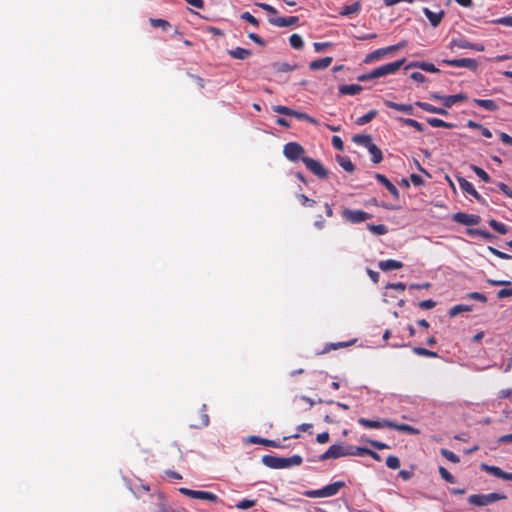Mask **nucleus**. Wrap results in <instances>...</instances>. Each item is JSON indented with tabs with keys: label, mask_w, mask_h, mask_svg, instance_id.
<instances>
[{
	"label": "nucleus",
	"mask_w": 512,
	"mask_h": 512,
	"mask_svg": "<svg viewBox=\"0 0 512 512\" xmlns=\"http://www.w3.org/2000/svg\"><path fill=\"white\" fill-rule=\"evenodd\" d=\"M405 61H406V59L403 58L401 60H397V61H394L391 63L384 64L380 67L373 69L369 73L359 75L357 77V80L361 81V82H365V81H369V80H372L375 78H380V77H384L387 75L395 74L404 65Z\"/></svg>",
	"instance_id": "f257e3e1"
},
{
	"label": "nucleus",
	"mask_w": 512,
	"mask_h": 512,
	"mask_svg": "<svg viewBox=\"0 0 512 512\" xmlns=\"http://www.w3.org/2000/svg\"><path fill=\"white\" fill-rule=\"evenodd\" d=\"M344 481H336L334 483L328 484L321 489L317 490H308L304 492V495L309 498H326L332 497L340 491L343 487H345Z\"/></svg>",
	"instance_id": "f03ea898"
},
{
	"label": "nucleus",
	"mask_w": 512,
	"mask_h": 512,
	"mask_svg": "<svg viewBox=\"0 0 512 512\" xmlns=\"http://www.w3.org/2000/svg\"><path fill=\"white\" fill-rule=\"evenodd\" d=\"M406 45H407V42L403 40V41L397 43L396 45H391L388 47L379 48L377 50H374L373 52H371L365 56L364 63L369 64V63L375 62L377 60H380L381 58L386 56L388 53L402 49V48L406 47Z\"/></svg>",
	"instance_id": "7ed1b4c3"
},
{
	"label": "nucleus",
	"mask_w": 512,
	"mask_h": 512,
	"mask_svg": "<svg viewBox=\"0 0 512 512\" xmlns=\"http://www.w3.org/2000/svg\"><path fill=\"white\" fill-rule=\"evenodd\" d=\"M505 498V495H501L498 493H491L487 495L474 494L469 496L468 502L475 506H486L488 504L494 503L498 500H502Z\"/></svg>",
	"instance_id": "20e7f679"
},
{
	"label": "nucleus",
	"mask_w": 512,
	"mask_h": 512,
	"mask_svg": "<svg viewBox=\"0 0 512 512\" xmlns=\"http://www.w3.org/2000/svg\"><path fill=\"white\" fill-rule=\"evenodd\" d=\"M343 218L353 224L364 222L370 218L372 215L363 211V210H352V209H344L342 212Z\"/></svg>",
	"instance_id": "39448f33"
},
{
	"label": "nucleus",
	"mask_w": 512,
	"mask_h": 512,
	"mask_svg": "<svg viewBox=\"0 0 512 512\" xmlns=\"http://www.w3.org/2000/svg\"><path fill=\"white\" fill-rule=\"evenodd\" d=\"M305 150L304 148L296 142H289L284 146L283 154L290 161H297L300 158L302 159Z\"/></svg>",
	"instance_id": "423d86ee"
},
{
	"label": "nucleus",
	"mask_w": 512,
	"mask_h": 512,
	"mask_svg": "<svg viewBox=\"0 0 512 512\" xmlns=\"http://www.w3.org/2000/svg\"><path fill=\"white\" fill-rule=\"evenodd\" d=\"M302 161L305 164L306 168L309 169L317 177H327L328 171L323 167V165L319 161L310 157H302Z\"/></svg>",
	"instance_id": "0eeeda50"
},
{
	"label": "nucleus",
	"mask_w": 512,
	"mask_h": 512,
	"mask_svg": "<svg viewBox=\"0 0 512 512\" xmlns=\"http://www.w3.org/2000/svg\"><path fill=\"white\" fill-rule=\"evenodd\" d=\"M342 456H349L348 447H344L342 445H332L319 458L321 461H324L330 458L337 459Z\"/></svg>",
	"instance_id": "6e6552de"
},
{
	"label": "nucleus",
	"mask_w": 512,
	"mask_h": 512,
	"mask_svg": "<svg viewBox=\"0 0 512 512\" xmlns=\"http://www.w3.org/2000/svg\"><path fill=\"white\" fill-rule=\"evenodd\" d=\"M262 463L272 469H284L288 468V461L285 457H277L273 455H264L262 457Z\"/></svg>",
	"instance_id": "1a4fd4ad"
},
{
	"label": "nucleus",
	"mask_w": 512,
	"mask_h": 512,
	"mask_svg": "<svg viewBox=\"0 0 512 512\" xmlns=\"http://www.w3.org/2000/svg\"><path fill=\"white\" fill-rule=\"evenodd\" d=\"M268 22L277 27H289L298 24L299 18L296 16L290 17H269Z\"/></svg>",
	"instance_id": "9d476101"
},
{
	"label": "nucleus",
	"mask_w": 512,
	"mask_h": 512,
	"mask_svg": "<svg viewBox=\"0 0 512 512\" xmlns=\"http://www.w3.org/2000/svg\"><path fill=\"white\" fill-rule=\"evenodd\" d=\"M450 66L467 68L475 72L478 69V62L472 58L450 59Z\"/></svg>",
	"instance_id": "9b49d317"
},
{
	"label": "nucleus",
	"mask_w": 512,
	"mask_h": 512,
	"mask_svg": "<svg viewBox=\"0 0 512 512\" xmlns=\"http://www.w3.org/2000/svg\"><path fill=\"white\" fill-rule=\"evenodd\" d=\"M453 219L456 222L463 224V225H477L481 220L480 216H478V215L467 214V213H462V212L456 213L453 216Z\"/></svg>",
	"instance_id": "f8f14e48"
},
{
	"label": "nucleus",
	"mask_w": 512,
	"mask_h": 512,
	"mask_svg": "<svg viewBox=\"0 0 512 512\" xmlns=\"http://www.w3.org/2000/svg\"><path fill=\"white\" fill-rule=\"evenodd\" d=\"M375 179L381 183L382 185L385 186V188L392 194V196L395 198V199H398L399 198V192H398V189L396 188V186L389 181V179L383 175V174H380V173H376L375 174Z\"/></svg>",
	"instance_id": "ddd939ff"
},
{
	"label": "nucleus",
	"mask_w": 512,
	"mask_h": 512,
	"mask_svg": "<svg viewBox=\"0 0 512 512\" xmlns=\"http://www.w3.org/2000/svg\"><path fill=\"white\" fill-rule=\"evenodd\" d=\"M358 423L365 428L380 429V428H384V427H389L390 420L376 421V420H369L366 418H359Z\"/></svg>",
	"instance_id": "4468645a"
},
{
	"label": "nucleus",
	"mask_w": 512,
	"mask_h": 512,
	"mask_svg": "<svg viewBox=\"0 0 512 512\" xmlns=\"http://www.w3.org/2000/svg\"><path fill=\"white\" fill-rule=\"evenodd\" d=\"M199 419L191 424L194 428H203L209 425L210 419L207 414V406L203 404L198 412Z\"/></svg>",
	"instance_id": "2eb2a0df"
},
{
	"label": "nucleus",
	"mask_w": 512,
	"mask_h": 512,
	"mask_svg": "<svg viewBox=\"0 0 512 512\" xmlns=\"http://www.w3.org/2000/svg\"><path fill=\"white\" fill-rule=\"evenodd\" d=\"M333 58L332 57H323L320 59H316L309 64V68L311 70H324L328 68L332 64Z\"/></svg>",
	"instance_id": "dca6fc26"
},
{
	"label": "nucleus",
	"mask_w": 512,
	"mask_h": 512,
	"mask_svg": "<svg viewBox=\"0 0 512 512\" xmlns=\"http://www.w3.org/2000/svg\"><path fill=\"white\" fill-rule=\"evenodd\" d=\"M382 271L397 270L403 267V263L394 259L382 260L378 264Z\"/></svg>",
	"instance_id": "f3484780"
},
{
	"label": "nucleus",
	"mask_w": 512,
	"mask_h": 512,
	"mask_svg": "<svg viewBox=\"0 0 512 512\" xmlns=\"http://www.w3.org/2000/svg\"><path fill=\"white\" fill-rule=\"evenodd\" d=\"M363 90V87L358 84H345L339 86V93L342 95H356Z\"/></svg>",
	"instance_id": "a211bd4d"
},
{
	"label": "nucleus",
	"mask_w": 512,
	"mask_h": 512,
	"mask_svg": "<svg viewBox=\"0 0 512 512\" xmlns=\"http://www.w3.org/2000/svg\"><path fill=\"white\" fill-rule=\"evenodd\" d=\"M228 54L234 59L245 60L252 55V52L249 49L236 47L232 50H228Z\"/></svg>",
	"instance_id": "6ab92c4d"
},
{
	"label": "nucleus",
	"mask_w": 512,
	"mask_h": 512,
	"mask_svg": "<svg viewBox=\"0 0 512 512\" xmlns=\"http://www.w3.org/2000/svg\"><path fill=\"white\" fill-rule=\"evenodd\" d=\"M388 428L395 429L397 431L408 433L411 435L419 434V430L414 428L413 426L408 424H398L393 421H390V425Z\"/></svg>",
	"instance_id": "aec40b11"
},
{
	"label": "nucleus",
	"mask_w": 512,
	"mask_h": 512,
	"mask_svg": "<svg viewBox=\"0 0 512 512\" xmlns=\"http://www.w3.org/2000/svg\"><path fill=\"white\" fill-rule=\"evenodd\" d=\"M385 105L389 108L395 109L397 111L406 113V114H413V107L410 104H400L392 101H385Z\"/></svg>",
	"instance_id": "412c9836"
},
{
	"label": "nucleus",
	"mask_w": 512,
	"mask_h": 512,
	"mask_svg": "<svg viewBox=\"0 0 512 512\" xmlns=\"http://www.w3.org/2000/svg\"><path fill=\"white\" fill-rule=\"evenodd\" d=\"M352 141L366 148H368L373 143L371 136L367 134H356L353 136Z\"/></svg>",
	"instance_id": "4be33fe9"
},
{
	"label": "nucleus",
	"mask_w": 512,
	"mask_h": 512,
	"mask_svg": "<svg viewBox=\"0 0 512 512\" xmlns=\"http://www.w3.org/2000/svg\"><path fill=\"white\" fill-rule=\"evenodd\" d=\"M367 149L372 156L371 160L373 163L378 164L383 160L382 151L374 143H372Z\"/></svg>",
	"instance_id": "5701e85b"
},
{
	"label": "nucleus",
	"mask_w": 512,
	"mask_h": 512,
	"mask_svg": "<svg viewBox=\"0 0 512 512\" xmlns=\"http://www.w3.org/2000/svg\"><path fill=\"white\" fill-rule=\"evenodd\" d=\"M250 442L254 443V444H261V445H264V446H267V447H273V448H279L280 447V445L276 441L265 439V438H261V437H258V436H251L250 437Z\"/></svg>",
	"instance_id": "b1692460"
},
{
	"label": "nucleus",
	"mask_w": 512,
	"mask_h": 512,
	"mask_svg": "<svg viewBox=\"0 0 512 512\" xmlns=\"http://www.w3.org/2000/svg\"><path fill=\"white\" fill-rule=\"evenodd\" d=\"M424 14L426 15L430 23L435 27L440 23L444 12L442 11L440 13H435L429 10L428 8H424Z\"/></svg>",
	"instance_id": "393cba45"
},
{
	"label": "nucleus",
	"mask_w": 512,
	"mask_h": 512,
	"mask_svg": "<svg viewBox=\"0 0 512 512\" xmlns=\"http://www.w3.org/2000/svg\"><path fill=\"white\" fill-rule=\"evenodd\" d=\"M474 102L488 111H496L498 109L495 101L490 99H475Z\"/></svg>",
	"instance_id": "a878e982"
},
{
	"label": "nucleus",
	"mask_w": 512,
	"mask_h": 512,
	"mask_svg": "<svg viewBox=\"0 0 512 512\" xmlns=\"http://www.w3.org/2000/svg\"><path fill=\"white\" fill-rule=\"evenodd\" d=\"M361 9V4L359 2H354L350 5H346L342 8L340 14L343 16H348L352 14H357Z\"/></svg>",
	"instance_id": "bb28decb"
},
{
	"label": "nucleus",
	"mask_w": 512,
	"mask_h": 512,
	"mask_svg": "<svg viewBox=\"0 0 512 512\" xmlns=\"http://www.w3.org/2000/svg\"><path fill=\"white\" fill-rule=\"evenodd\" d=\"M481 468L486 471L487 473H490L492 474L493 476L497 477V478H501L503 479V476H504V471L502 469H500L499 467L497 466H491V465H488V464H485V463H482L481 464Z\"/></svg>",
	"instance_id": "cd10ccee"
},
{
	"label": "nucleus",
	"mask_w": 512,
	"mask_h": 512,
	"mask_svg": "<svg viewBox=\"0 0 512 512\" xmlns=\"http://www.w3.org/2000/svg\"><path fill=\"white\" fill-rule=\"evenodd\" d=\"M195 499L206 500L216 503L218 501V496L209 491L197 490Z\"/></svg>",
	"instance_id": "c85d7f7f"
},
{
	"label": "nucleus",
	"mask_w": 512,
	"mask_h": 512,
	"mask_svg": "<svg viewBox=\"0 0 512 512\" xmlns=\"http://www.w3.org/2000/svg\"><path fill=\"white\" fill-rule=\"evenodd\" d=\"M377 114H378L377 110H370L365 115L359 117L356 120V124L357 125H365V124L369 123L370 121H372L377 116Z\"/></svg>",
	"instance_id": "c756f323"
},
{
	"label": "nucleus",
	"mask_w": 512,
	"mask_h": 512,
	"mask_svg": "<svg viewBox=\"0 0 512 512\" xmlns=\"http://www.w3.org/2000/svg\"><path fill=\"white\" fill-rule=\"evenodd\" d=\"M291 117H295L298 120L307 121V122H309L311 124H314V125L318 124V121L315 118L309 116L306 113L299 112V111H296V110H293Z\"/></svg>",
	"instance_id": "7c9ffc66"
},
{
	"label": "nucleus",
	"mask_w": 512,
	"mask_h": 512,
	"mask_svg": "<svg viewBox=\"0 0 512 512\" xmlns=\"http://www.w3.org/2000/svg\"><path fill=\"white\" fill-rule=\"evenodd\" d=\"M338 164L347 172L352 173L355 166L348 157H338Z\"/></svg>",
	"instance_id": "2f4dec72"
},
{
	"label": "nucleus",
	"mask_w": 512,
	"mask_h": 512,
	"mask_svg": "<svg viewBox=\"0 0 512 512\" xmlns=\"http://www.w3.org/2000/svg\"><path fill=\"white\" fill-rule=\"evenodd\" d=\"M289 42L292 48L300 50L304 46L302 37L299 34H292L289 38Z\"/></svg>",
	"instance_id": "473e14b6"
},
{
	"label": "nucleus",
	"mask_w": 512,
	"mask_h": 512,
	"mask_svg": "<svg viewBox=\"0 0 512 512\" xmlns=\"http://www.w3.org/2000/svg\"><path fill=\"white\" fill-rule=\"evenodd\" d=\"M367 228L370 232H372L375 235H384L388 232V229L383 224H367Z\"/></svg>",
	"instance_id": "72a5a7b5"
},
{
	"label": "nucleus",
	"mask_w": 512,
	"mask_h": 512,
	"mask_svg": "<svg viewBox=\"0 0 512 512\" xmlns=\"http://www.w3.org/2000/svg\"><path fill=\"white\" fill-rule=\"evenodd\" d=\"M349 456H364L370 453V449L364 447L349 446Z\"/></svg>",
	"instance_id": "f704fd0d"
},
{
	"label": "nucleus",
	"mask_w": 512,
	"mask_h": 512,
	"mask_svg": "<svg viewBox=\"0 0 512 512\" xmlns=\"http://www.w3.org/2000/svg\"><path fill=\"white\" fill-rule=\"evenodd\" d=\"M467 233L471 236H475V235L482 236L483 238H485L487 240L494 238L493 234L489 233L488 231L481 230V229L469 228V229H467Z\"/></svg>",
	"instance_id": "c9c22d12"
},
{
	"label": "nucleus",
	"mask_w": 512,
	"mask_h": 512,
	"mask_svg": "<svg viewBox=\"0 0 512 512\" xmlns=\"http://www.w3.org/2000/svg\"><path fill=\"white\" fill-rule=\"evenodd\" d=\"M416 105L427 112L440 113V114L445 113V111L443 109H438V108L434 107L433 105L426 103V102L418 101V102H416Z\"/></svg>",
	"instance_id": "e433bc0d"
},
{
	"label": "nucleus",
	"mask_w": 512,
	"mask_h": 512,
	"mask_svg": "<svg viewBox=\"0 0 512 512\" xmlns=\"http://www.w3.org/2000/svg\"><path fill=\"white\" fill-rule=\"evenodd\" d=\"M490 227H492L495 231H497L500 234H506L508 232V228L506 225L492 219L489 221Z\"/></svg>",
	"instance_id": "4c0bfd02"
},
{
	"label": "nucleus",
	"mask_w": 512,
	"mask_h": 512,
	"mask_svg": "<svg viewBox=\"0 0 512 512\" xmlns=\"http://www.w3.org/2000/svg\"><path fill=\"white\" fill-rule=\"evenodd\" d=\"M150 24L154 27V28H162L163 30H167L171 25L170 23L165 20V19H153L151 18L150 19Z\"/></svg>",
	"instance_id": "58836bf2"
},
{
	"label": "nucleus",
	"mask_w": 512,
	"mask_h": 512,
	"mask_svg": "<svg viewBox=\"0 0 512 512\" xmlns=\"http://www.w3.org/2000/svg\"><path fill=\"white\" fill-rule=\"evenodd\" d=\"M472 310V307L469 305H456L450 309V317L456 316L462 312H469Z\"/></svg>",
	"instance_id": "ea45409f"
},
{
	"label": "nucleus",
	"mask_w": 512,
	"mask_h": 512,
	"mask_svg": "<svg viewBox=\"0 0 512 512\" xmlns=\"http://www.w3.org/2000/svg\"><path fill=\"white\" fill-rule=\"evenodd\" d=\"M256 503H257V500H254V499H243L236 504V508L248 509L250 507L255 506Z\"/></svg>",
	"instance_id": "a19ab883"
},
{
	"label": "nucleus",
	"mask_w": 512,
	"mask_h": 512,
	"mask_svg": "<svg viewBox=\"0 0 512 512\" xmlns=\"http://www.w3.org/2000/svg\"><path fill=\"white\" fill-rule=\"evenodd\" d=\"M386 465L390 469H398L400 467V460L394 455H389L386 459Z\"/></svg>",
	"instance_id": "79ce46f5"
},
{
	"label": "nucleus",
	"mask_w": 512,
	"mask_h": 512,
	"mask_svg": "<svg viewBox=\"0 0 512 512\" xmlns=\"http://www.w3.org/2000/svg\"><path fill=\"white\" fill-rule=\"evenodd\" d=\"M458 182L462 190L468 194H470L475 189L473 185L463 177H459Z\"/></svg>",
	"instance_id": "37998d69"
},
{
	"label": "nucleus",
	"mask_w": 512,
	"mask_h": 512,
	"mask_svg": "<svg viewBox=\"0 0 512 512\" xmlns=\"http://www.w3.org/2000/svg\"><path fill=\"white\" fill-rule=\"evenodd\" d=\"M472 170L475 172V174L481 178L485 182H490L491 178L490 176L480 167L473 165Z\"/></svg>",
	"instance_id": "c03bdc74"
},
{
	"label": "nucleus",
	"mask_w": 512,
	"mask_h": 512,
	"mask_svg": "<svg viewBox=\"0 0 512 512\" xmlns=\"http://www.w3.org/2000/svg\"><path fill=\"white\" fill-rule=\"evenodd\" d=\"M273 111L276 113L282 114V115L291 116L293 109H291L287 106L276 105V106H273Z\"/></svg>",
	"instance_id": "a18cd8bd"
},
{
	"label": "nucleus",
	"mask_w": 512,
	"mask_h": 512,
	"mask_svg": "<svg viewBox=\"0 0 512 512\" xmlns=\"http://www.w3.org/2000/svg\"><path fill=\"white\" fill-rule=\"evenodd\" d=\"M298 200L300 201V203L305 206V207H312L316 204V201L313 200V199H310L308 198L306 195L304 194H299L297 196Z\"/></svg>",
	"instance_id": "49530a36"
},
{
	"label": "nucleus",
	"mask_w": 512,
	"mask_h": 512,
	"mask_svg": "<svg viewBox=\"0 0 512 512\" xmlns=\"http://www.w3.org/2000/svg\"><path fill=\"white\" fill-rule=\"evenodd\" d=\"M241 18L245 21H247L248 23L252 24L253 26L255 27H258L259 26V21L258 19H256L251 13L249 12H244L242 15H241Z\"/></svg>",
	"instance_id": "de8ad7c7"
},
{
	"label": "nucleus",
	"mask_w": 512,
	"mask_h": 512,
	"mask_svg": "<svg viewBox=\"0 0 512 512\" xmlns=\"http://www.w3.org/2000/svg\"><path fill=\"white\" fill-rule=\"evenodd\" d=\"M287 461H288V467H292V466L301 465L303 462V459L299 455H293L292 457H287Z\"/></svg>",
	"instance_id": "09e8293b"
},
{
	"label": "nucleus",
	"mask_w": 512,
	"mask_h": 512,
	"mask_svg": "<svg viewBox=\"0 0 512 512\" xmlns=\"http://www.w3.org/2000/svg\"><path fill=\"white\" fill-rule=\"evenodd\" d=\"M403 122L406 125L417 129L418 131H422L423 130L422 124L419 123L418 121L414 120V119H411V118L403 119Z\"/></svg>",
	"instance_id": "8fccbe9b"
},
{
	"label": "nucleus",
	"mask_w": 512,
	"mask_h": 512,
	"mask_svg": "<svg viewBox=\"0 0 512 512\" xmlns=\"http://www.w3.org/2000/svg\"><path fill=\"white\" fill-rule=\"evenodd\" d=\"M296 65H290L289 63H280L277 64V71L278 72H291L295 70Z\"/></svg>",
	"instance_id": "3c124183"
},
{
	"label": "nucleus",
	"mask_w": 512,
	"mask_h": 512,
	"mask_svg": "<svg viewBox=\"0 0 512 512\" xmlns=\"http://www.w3.org/2000/svg\"><path fill=\"white\" fill-rule=\"evenodd\" d=\"M416 66L420 67L424 71L427 72H436L437 68L432 63L422 62V63H416Z\"/></svg>",
	"instance_id": "603ef678"
},
{
	"label": "nucleus",
	"mask_w": 512,
	"mask_h": 512,
	"mask_svg": "<svg viewBox=\"0 0 512 512\" xmlns=\"http://www.w3.org/2000/svg\"><path fill=\"white\" fill-rule=\"evenodd\" d=\"M488 250H489L492 254H494L495 256H497V257H499V258H501V259H511V258H512V256H510L509 254L504 253V252H502V251H499V250H497V249H496V248H494V247L489 246V247H488Z\"/></svg>",
	"instance_id": "864d4df0"
},
{
	"label": "nucleus",
	"mask_w": 512,
	"mask_h": 512,
	"mask_svg": "<svg viewBox=\"0 0 512 512\" xmlns=\"http://www.w3.org/2000/svg\"><path fill=\"white\" fill-rule=\"evenodd\" d=\"M414 352L417 355H421V356H436V353L429 351L426 348H422V347L414 348Z\"/></svg>",
	"instance_id": "5fc2aeb1"
},
{
	"label": "nucleus",
	"mask_w": 512,
	"mask_h": 512,
	"mask_svg": "<svg viewBox=\"0 0 512 512\" xmlns=\"http://www.w3.org/2000/svg\"><path fill=\"white\" fill-rule=\"evenodd\" d=\"M332 145L337 150L342 151L344 149V144L342 139L339 136H333L332 137Z\"/></svg>",
	"instance_id": "6e6d98bb"
},
{
	"label": "nucleus",
	"mask_w": 512,
	"mask_h": 512,
	"mask_svg": "<svg viewBox=\"0 0 512 512\" xmlns=\"http://www.w3.org/2000/svg\"><path fill=\"white\" fill-rule=\"evenodd\" d=\"M387 289H393L396 291L403 292L406 289V285L402 282L391 283L386 286Z\"/></svg>",
	"instance_id": "4d7b16f0"
},
{
	"label": "nucleus",
	"mask_w": 512,
	"mask_h": 512,
	"mask_svg": "<svg viewBox=\"0 0 512 512\" xmlns=\"http://www.w3.org/2000/svg\"><path fill=\"white\" fill-rule=\"evenodd\" d=\"M256 5L260 8H262L263 10H265L266 12L270 13L271 15H276L277 14V10L269 5V4H266V3H256Z\"/></svg>",
	"instance_id": "13d9d810"
},
{
	"label": "nucleus",
	"mask_w": 512,
	"mask_h": 512,
	"mask_svg": "<svg viewBox=\"0 0 512 512\" xmlns=\"http://www.w3.org/2000/svg\"><path fill=\"white\" fill-rule=\"evenodd\" d=\"M249 39H251L256 44L264 47L266 45V42L257 34L255 33H249L248 34Z\"/></svg>",
	"instance_id": "bf43d9fd"
},
{
	"label": "nucleus",
	"mask_w": 512,
	"mask_h": 512,
	"mask_svg": "<svg viewBox=\"0 0 512 512\" xmlns=\"http://www.w3.org/2000/svg\"><path fill=\"white\" fill-rule=\"evenodd\" d=\"M435 306H436V302L431 299L423 300V301L419 302V307L422 309H432Z\"/></svg>",
	"instance_id": "052dcab7"
},
{
	"label": "nucleus",
	"mask_w": 512,
	"mask_h": 512,
	"mask_svg": "<svg viewBox=\"0 0 512 512\" xmlns=\"http://www.w3.org/2000/svg\"><path fill=\"white\" fill-rule=\"evenodd\" d=\"M368 443L378 450H384L389 448L387 444L377 440H368Z\"/></svg>",
	"instance_id": "680f3d73"
},
{
	"label": "nucleus",
	"mask_w": 512,
	"mask_h": 512,
	"mask_svg": "<svg viewBox=\"0 0 512 512\" xmlns=\"http://www.w3.org/2000/svg\"><path fill=\"white\" fill-rule=\"evenodd\" d=\"M497 297L499 299H504V298L512 297V288H505V289L499 290L498 293H497Z\"/></svg>",
	"instance_id": "e2e57ef3"
},
{
	"label": "nucleus",
	"mask_w": 512,
	"mask_h": 512,
	"mask_svg": "<svg viewBox=\"0 0 512 512\" xmlns=\"http://www.w3.org/2000/svg\"><path fill=\"white\" fill-rule=\"evenodd\" d=\"M468 297L471 299H474V300H478L483 303H485L487 301V297L484 294L479 293V292H472L468 295Z\"/></svg>",
	"instance_id": "0e129e2a"
},
{
	"label": "nucleus",
	"mask_w": 512,
	"mask_h": 512,
	"mask_svg": "<svg viewBox=\"0 0 512 512\" xmlns=\"http://www.w3.org/2000/svg\"><path fill=\"white\" fill-rule=\"evenodd\" d=\"M428 123L433 127H446L448 126L443 120L438 118H429Z\"/></svg>",
	"instance_id": "69168bd1"
},
{
	"label": "nucleus",
	"mask_w": 512,
	"mask_h": 512,
	"mask_svg": "<svg viewBox=\"0 0 512 512\" xmlns=\"http://www.w3.org/2000/svg\"><path fill=\"white\" fill-rule=\"evenodd\" d=\"M314 46V49L316 52H321L323 50H325L327 47L331 46V43L329 42H315L313 44Z\"/></svg>",
	"instance_id": "338daca9"
},
{
	"label": "nucleus",
	"mask_w": 512,
	"mask_h": 512,
	"mask_svg": "<svg viewBox=\"0 0 512 512\" xmlns=\"http://www.w3.org/2000/svg\"><path fill=\"white\" fill-rule=\"evenodd\" d=\"M494 22L497 24L505 25V26H512V15L503 17V18H499V19L495 20Z\"/></svg>",
	"instance_id": "774afa93"
}]
</instances>
